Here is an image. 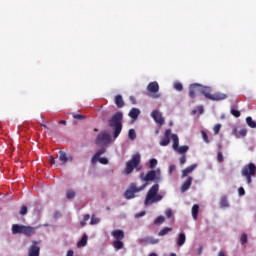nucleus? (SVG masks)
<instances>
[{
	"instance_id": "1",
	"label": "nucleus",
	"mask_w": 256,
	"mask_h": 256,
	"mask_svg": "<svg viewBox=\"0 0 256 256\" xmlns=\"http://www.w3.org/2000/svg\"><path fill=\"white\" fill-rule=\"evenodd\" d=\"M109 127L113 129V137L117 139L123 131V112H116L109 120Z\"/></svg>"
},
{
	"instance_id": "2",
	"label": "nucleus",
	"mask_w": 256,
	"mask_h": 256,
	"mask_svg": "<svg viewBox=\"0 0 256 256\" xmlns=\"http://www.w3.org/2000/svg\"><path fill=\"white\" fill-rule=\"evenodd\" d=\"M159 193V184H154L147 192L144 200L145 205H153V203H159L162 201L163 195Z\"/></svg>"
},
{
	"instance_id": "3",
	"label": "nucleus",
	"mask_w": 256,
	"mask_h": 256,
	"mask_svg": "<svg viewBox=\"0 0 256 256\" xmlns=\"http://www.w3.org/2000/svg\"><path fill=\"white\" fill-rule=\"evenodd\" d=\"M37 227L25 226L23 224H13L12 225V234L13 235H25V237H33Z\"/></svg>"
},
{
	"instance_id": "4",
	"label": "nucleus",
	"mask_w": 256,
	"mask_h": 256,
	"mask_svg": "<svg viewBox=\"0 0 256 256\" xmlns=\"http://www.w3.org/2000/svg\"><path fill=\"white\" fill-rule=\"evenodd\" d=\"M200 93L210 101H223L227 99V94H223L221 92H216L214 94H211V87L203 86L201 84H200Z\"/></svg>"
},
{
	"instance_id": "5",
	"label": "nucleus",
	"mask_w": 256,
	"mask_h": 256,
	"mask_svg": "<svg viewBox=\"0 0 256 256\" xmlns=\"http://www.w3.org/2000/svg\"><path fill=\"white\" fill-rule=\"evenodd\" d=\"M242 177H245L247 185H251L253 180L251 177H255L256 175V165L254 163H248L241 169Z\"/></svg>"
},
{
	"instance_id": "6",
	"label": "nucleus",
	"mask_w": 256,
	"mask_h": 256,
	"mask_svg": "<svg viewBox=\"0 0 256 256\" xmlns=\"http://www.w3.org/2000/svg\"><path fill=\"white\" fill-rule=\"evenodd\" d=\"M145 187H147V182L140 187H137V184L135 183H131L129 188L124 193L125 199H135V193H139V191H143Z\"/></svg>"
},
{
	"instance_id": "7",
	"label": "nucleus",
	"mask_w": 256,
	"mask_h": 256,
	"mask_svg": "<svg viewBox=\"0 0 256 256\" xmlns=\"http://www.w3.org/2000/svg\"><path fill=\"white\" fill-rule=\"evenodd\" d=\"M141 163V154H135L130 161L126 163L125 167V175H131L133 173V169L137 167Z\"/></svg>"
},
{
	"instance_id": "8",
	"label": "nucleus",
	"mask_w": 256,
	"mask_h": 256,
	"mask_svg": "<svg viewBox=\"0 0 256 256\" xmlns=\"http://www.w3.org/2000/svg\"><path fill=\"white\" fill-rule=\"evenodd\" d=\"M95 143L98 145V147L109 145V143H111V135H109L107 132H101L97 135Z\"/></svg>"
},
{
	"instance_id": "9",
	"label": "nucleus",
	"mask_w": 256,
	"mask_h": 256,
	"mask_svg": "<svg viewBox=\"0 0 256 256\" xmlns=\"http://www.w3.org/2000/svg\"><path fill=\"white\" fill-rule=\"evenodd\" d=\"M147 91L152 93V99H159V97H161V94H157L159 93V83H157V81L150 82L147 86Z\"/></svg>"
},
{
	"instance_id": "10",
	"label": "nucleus",
	"mask_w": 256,
	"mask_h": 256,
	"mask_svg": "<svg viewBox=\"0 0 256 256\" xmlns=\"http://www.w3.org/2000/svg\"><path fill=\"white\" fill-rule=\"evenodd\" d=\"M40 241L33 240L32 245L28 249V256H39L41 253V247H39Z\"/></svg>"
},
{
	"instance_id": "11",
	"label": "nucleus",
	"mask_w": 256,
	"mask_h": 256,
	"mask_svg": "<svg viewBox=\"0 0 256 256\" xmlns=\"http://www.w3.org/2000/svg\"><path fill=\"white\" fill-rule=\"evenodd\" d=\"M151 117L155 121V123L160 125V127H162V125H165V118H163V114L158 110H153L151 112Z\"/></svg>"
},
{
	"instance_id": "12",
	"label": "nucleus",
	"mask_w": 256,
	"mask_h": 256,
	"mask_svg": "<svg viewBox=\"0 0 256 256\" xmlns=\"http://www.w3.org/2000/svg\"><path fill=\"white\" fill-rule=\"evenodd\" d=\"M157 175H161V170H150L144 177L141 176V179L148 183V181H155V179H157Z\"/></svg>"
},
{
	"instance_id": "13",
	"label": "nucleus",
	"mask_w": 256,
	"mask_h": 256,
	"mask_svg": "<svg viewBox=\"0 0 256 256\" xmlns=\"http://www.w3.org/2000/svg\"><path fill=\"white\" fill-rule=\"evenodd\" d=\"M201 84L194 83L189 86V98L195 99L197 97V93H200Z\"/></svg>"
},
{
	"instance_id": "14",
	"label": "nucleus",
	"mask_w": 256,
	"mask_h": 256,
	"mask_svg": "<svg viewBox=\"0 0 256 256\" xmlns=\"http://www.w3.org/2000/svg\"><path fill=\"white\" fill-rule=\"evenodd\" d=\"M173 134H171V129H167L164 133V137L161 139L159 145L161 147H167V145H169L171 143V136Z\"/></svg>"
},
{
	"instance_id": "15",
	"label": "nucleus",
	"mask_w": 256,
	"mask_h": 256,
	"mask_svg": "<svg viewBox=\"0 0 256 256\" xmlns=\"http://www.w3.org/2000/svg\"><path fill=\"white\" fill-rule=\"evenodd\" d=\"M58 158H59V161L62 163V165H65L67 161H73V157L67 156V153H65V151H59Z\"/></svg>"
},
{
	"instance_id": "16",
	"label": "nucleus",
	"mask_w": 256,
	"mask_h": 256,
	"mask_svg": "<svg viewBox=\"0 0 256 256\" xmlns=\"http://www.w3.org/2000/svg\"><path fill=\"white\" fill-rule=\"evenodd\" d=\"M193 183V177L189 176L186 181L181 186V192L185 193V191H189L191 185Z\"/></svg>"
},
{
	"instance_id": "17",
	"label": "nucleus",
	"mask_w": 256,
	"mask_h": 256,
	"mask_svg": "<svg viewBox=\"0 0 256 256\" xmlns=\"http://www.w3.org/2000/svg\"><path fill=\"white\" fill-rule=\"evenodd\" d=\"M232 135L237 139H239V137H247V129L242 128L238 131L237 128H233Z\"/></svg>"
},
{
	"instance_id": "18",
	"label": "nucleus",
	"mask_w": 256,
	"mask_h": 256,
	"mask_svg": "<svg viewBox=\"0 0 256 256\" xmlns=\"http://www.w3.org/2000/svg\"><path fill=\"white\" fill-rule=\"evenodd\" d=\"M140 243H143L144 245H157V243H159V240L154 239L153 237H146L140 239Z\"/></svg>"
},
{
	"instance_id": "19",
	"label": "nucleus",
	"mask_w": 256,
	"mask_h": 256,
	"mask_svg": "<svg viewBox=\"0 0 256 256\" xmlns=\"http://www.w3.org/2000/svg\"><path fill=\"white\" fill-rule=\"evenodd\" d=\"M112 236L116 241H123L125 239V232L123 230H114L112 231Z\"/></svg>"
},
{
	"instance_id": "20",
	"label": "nucleus",
	"mask_w": 256,
	"mask_h": 256,
	"mask_svg": "<svg viewBox=\"0 0 256 256\" xmlns=\"http://www.w3.org/2000/svg\"><path fill=\"white\" fill-rule=\"evenodd\" d=\"M197 169V164H192L190 166H188L187 168H185L184 170H182V179H184V177H187V175L191 174V172Z\"/></svg>"
},
{
	"instance_id": "21",
	"label": "nucleus",
	"mask_w": 256,
	"mask_h": 256,
	"mask_svg": "<svg viewBox=\"0 0 256 256\" xmlns=\"http://www.w3.org/2000/svg\"><path fill=\"white\" fill-rule=\"evenodd\" d=\"M115 105L118 107V109H123V107H125V101H123V96H115Z\"/></svg>"
},
{
	"instance_id": "22",
	"label": "nucleus",
	"mask_w": 256,
	"mask_h": 256,
	"mask_svg": "<svg viewBox=\"0 0 256 256\" xmlns=\"http://www.w3.org/2000/svg\"><path fill=\"white\" fill-rule=\"evenodd\" d=\"M128 115L129 117H131V119H134L135 121L139 118V115H141V110H139L138 108H132Z\"/></svg>"
},
{
	"instance_id": "23",
	"label": "nucleus",
	"mask_w": 256,
	"mask_h": 256,
	"mask_svg": "<svg viewBox=\"0 0 256 256\" xmlns=\"http://www.w3.org/2000/svg\"><path fill=\"white\" fill-rule=\"evenodd\" d=\"M171 139L173 142L172 147H173L174 151H176V149H178V147H179V136H177V134H172Z\"/></svg>"
},
{
	"instance_id": "24",
	"label": "nucleus",
	"mask_w": 256,
	"mask_h": 256,
	"mask_svg": "<svg viewBox=\"0 0 256 256\" xmlns=\"http://www.w3.org/2000/svg\"><path fill=\"white\" fill-rule=\"evenodd\" d=\"M186 236L185 233H180L177 241L178 247H183L185 245Z\"/></svg>"
},
{
	"instance_id": "25",
	"label": "nucleus",
	"mask_w": 256,
	"mask_h": 256,
	"mask_svg": "<svg viewBox=\"0 0 256 256\" xmlns=\"http://www.w3.org/2000/svg\"><path fill=\"white\" fill-rule=\"evenodd\" d=\"M198 215H199V205L194 204L192 207V217L195 221H197Z\"/></svg>"
},
{
	"instance_id": "26",
	"label": "nucleus",
	"mask_w": 256,
	"mask_h": 256,
	"mask_svg": "<svg viewBox=\"0 0 256 256\" xmlns=\"http://www.w3.org/2000/svg\"><path fill=\"white\" fill-rule=\"evenodd\" d=\"M246 123H247L248 127H251V129H256V122L253 120L252 117L248 116L246 118Z\"/></svg>"
},
{
	"instance_id": "27",
	"label": "nucleus",
	"mask_w": 256,
	"mask_h": 256,
	"mask_svg": "<svg viewBox=\"0 0 256 256\" xmlns=\"http://www.w3.org/2000/svg\"><path fill=\"white\" fill-rule=\"evenodd\" d=\"M220 207H222V209H226V207H229V201H227V197L223 196L220 199Z\"/></svg>"
},
{
	"instance_id": "28",
	"label": "nucleus",
	"mask_w": 256,
	"mask_h": 256,
	"mask_svg": "<svg viewBox=\"0 0 256 256\" xmlns=\"http://www.w3.org/2000/svg\"><path fill=\"white\" fill-rule=\"evenodd\" d=\"M87 245V234H84L81 240L77 243V247H85Z\"/></svg>"
},
{
	"instance_id": "29",
	"label": "nucleus",
	"mask_w": 256,
	"mask_h": 256,
	"mask_svg": "<svg viewBox=\"0 0 256 256\" xmlns=\"http://www.w3.org/2000/svg\"><path fill=\"white\" fill-rule=\"evenodd\" d=\"M197 113L203 115V113H205V108L203 106H198L197 109L192 110V115H197Z\"/></svg>"
},
{
	"instance_id": "30",
	"label": "nucleus",
	"mask_w": 256,
	"mask_h": 256,
	"mask_svg": "<svg viewBox=\"0 0 256 256\" xmlns=\"http://www.w3.org/2000/svg\"><path fill=\"white\" fill-rule=\"evenodd\" d=\"M173 231V228L165 227L163 228L159 233V237H164V235H167V233H171Z\"/></svg>"
},
{
	"instance_id": "31",
	"label": "nucleus",
	"mask_w": 256,
	"mask_h": 256,
	"mask_svg": "<svg viewBox=\"0 0 256 256\" xmlns=\"http://www.w3.org/2000/svg\"><path fill=\"white\" fill-rule=\"evenodd\" d=\"M101 223V219L97 218L95 214L91 216L90 225H99Z\"/></svg>"
},
{
	"instance_id": "32",
	"label": "nucleus",
	"mask_w": 256,
	"mask_h": 256,
	"mask_svg": "<svg viewBox=\"0 0 256 256\" xmlns=\"http://www.w3.org/2000/svg\"><path fill=\"white\" fill-rule=\"evenodd\" d=\"M113 247H114V249H117V250L123 249L124 244H123V242L121 240H115L113 242Z\"/></svg>"
},
{
	"instance_id": "33",
	"label": "nucleus",
	"mask_w": 256,
	"mask_h": 256,
	"mask_svg": "<svg viewBox=\"0 0 256 256\" xmlns=\"http://www.w3.org/2000/svg\"><path fill=\"white\" fill-rule=\"evenodd\" d=\"M128 137L131 139V141H135V139H137V133L135 132V129L129 130Z\"/></svg>"
},
{
	"instance_id": "34",
	"label": "nucleus",
	"mask_w": 256,
	"mask_h": 256,
	"mask_svg": "<svg viewBox=\"0 0 256 256\" xmlns=\"http://www.w3.org/2000/svg\"><path fill=\"white\" fill-rule=\"evenodd\" d=\"M176 151L183 155V153H187L189 151V146H178V149H176Z\"/></svg>"
},
{
	"instance_id": "35",
	"label": "nucleus",
	"mask_w": 256,
	"mask_h": 256,
	"mask_svg": "<svg viewBox=\"0 0 256 256\" xmlns=\"http://www.w3.org/2000/svg\"><path fill=\"white\" fill-rule=\"evenodd\" d=\"M154 223H155L156 225H161L162 223H165V217H164V216H158V217L155 219Z\"/></svg>"
},
{
	"instance_id": "36",
	"label": "nucleus",
	"mask_w": 256,
	"mask_h": 256,
	"mask_svg": "<svg viewBox=\"0 0 256 256\" xmlns=\"http://www.w3.org/2000/svg\"><path fill=\"white\" fill-rule=\"evenodd\" d=\"M41 121H39V124L41 127H44V129H49L48 126L45 124L47 121L45 120V117L43 115L40 116Z\"/></svg>"
},
{
	"instance_id": "37",
	"label": "nucleus",
	"mask_w": 256,
	"mask_h": 256,
	"mask_svg": "<svg viewBox=\"0 0 256 256\" xmlns=\"http://www.w3.org/2000/svg\"><path fill=\"white\" fill-rule=\"evenodd\" d=\"M149 167L150 169H155V167H157V159L155 158L150 159Z\"/></svg>"
},
{
	"instance_id": "38",
	"label": "nucleus",
	"mask_w": 256,
	"mask_h": 256,
	"mask_svg": "<svg viewBox=\"0 0 256 256\" xmlns=\"http://www.w3.org/2000/svg\"><path fill=\"white\" fill-rule=\"evenodd\" d=\"M174 89L176 91H183V84H181V82H175L174 83Z\"/></svg>"
},
{
	"instance_id": "39",
	"label": "nucleus",
	"mask_w": 256,
	"mask_h": 256,
	"mask_svg": "<svg viewBox=\"0 0 256 256\" xmlns=\"http://www.w3.org/2000/svg\"><path fill=\"white\" fill-rule=\"evenodd\" d=\"M66 197H67V199H74V198H75V191H73V190H68V191L66 192Z\"/></svg>"
},
{
	"instance_id": "40",
	"label": "nucleus",
	"mask_w": 256,
	"mask_h": 256,
	"mask_svg": "<svg viewBox=\"0 0 256 256\" xmlns=\"http://www.w3.org/2000/svg\"><path fill=\"white\" fill-rule=\"evenodd\" d=\"M106 151H107V149L101 148L100 150H98V151L95 153V156L99 159V158L101 157V155L105 154Z\"/></svg>"
},
{
	"instance_id": "41",
	"label": "nucleus",
	"mask_w": 256,
	"mask_h": 256,
	"mask_svg": "<svg viewBox=\"0 0 256 256\" xmlns=\"http://www.w3.org/2000/svg\"><path fill=\"white\" fill-rule=\"evenodd\" d=\"M214 134L219 135V132L221 131V124H216L213 128Z\"/></svg>"
},
{
	"instance_id": "42",
	"label": "nucleus",
	"mask_w": 256,
	"mask_h": 256,
	"mask_svg": "<svg viewBox=\"0 0 256 256\" xmlns=\"http://www.w3.org/2000/svg\"><path fill=\"white\" fill-rule=\"evenodd\" d=\"M201 135H202L203 141H205L206 143H209V136L207 135V132L202 130Z\"/></svg>"
},
{
	"instance_id": "43",
	"label": "nucleus",
	"mask_w": 256,
	"mask_h": 256,
	"mask_svg": "<svg viewBox=\"0 0 256 256\" xmlns=\"http://www.w3.org/2000/svg\"><path fill=\"white\" fill-rule=\"evenodd\" d=\"M165 215L167 219H171V217L173 216V210H171V208L166 209Z\"/></svg>"
},
{
	"instance_id": "44",
	"label": "nucleus",
	"mask_w": 256,
	"mask_h": 256,
	"mask_svg": "<svg viewBox=\"0 0 256 256\" xmlns=\"http://www.w3.org/2000/svg\"><path fill=\"white\" fill-rule=\"evenodd\" d=\"M74 119H78L79 121H83V119H86L85 115L82 114H73Z\"/></svg>"
},
{
	"instance_id": "45",
	"label": "nucleus",
	"mask_w": 256,
	"mask_h": 256,
	"mask_svg": "<svg viewBox=\"0 0 256 256\" xmlns=\"http://www.w3.org/2000/svg\"><path fill=\"white\" fill-rule=\"evenodd\" d=\"M231 115L234 117H241V112L239 110L231 109Z\"/></svg>"
},
{
	"instance_id": "46",
	"label": "nucleus",
	"mask_w": 256,
	"mask_h": 256,
	"mask_svg": "<svg viewBox=\"0 0 256 256\" xmlns=\"http://www.w3.org/2000/svg\"><path fill=\"white\" fill-rule=\"evenodd\" d=\"M179 163L180 165H185V163H187V156L182 155L179 159Z\"/></svg>"
},
{
	"instance_id": "47",
	"label": "nucleus",
	"mask_w": 256,
	"mask_h": 256,
	"mask_svg": "<svg viewBox=\"0 0 256 256\" xmlns=\"http://www.w3.org/2000/svg\"><path fill=\"white\" fill-rule=\"evenodd\" d=\"M241 244L245 245L247 243V234L243 233L240 238Z\"/></svg>"
},
{
	"instance_id": "48",
	"label": "nucleus",
	"mask_w": 256,
	"mask_h": 256,
	"mask_svg": "<svg viewBox=\"0 0 256 256\" xmlns=\"http://www.w3.org/2000/svg\"><path fill=\"white\" fill-rule=\"evenodd\" d=\"M217 161H218V163H223V161H224L223 153H221V152L217 153Z\"/></svg>"
},
{
	"instance_id": "49",
	"label": "nucleus",
	"mask_w": 256,
	"mask_h": 256,
	"mask_svg": "<svg viewBox=\"0 0 256 256\" xmlns=\"http://www.w3.org/2000/svg\"><path fill=\"white\" fill-rule=\"evenodd\" d=\"M99 163L102 165H107L109 163V160L107 158H98Z\"/></svg>"
},
{
	"instance_id": "50",
	"label": "nucleus",
	"mask_w": 256,
	"mask_h": 256,
	"mask_svg": "<svg viewBox=\"0 0 256 256\" xmlns=\"http://www.w3.org/2000/svg\"><path fill=\"white\" fill-rule=\"evenodd\" d=\"M20 215H27V206H22L20 209Z\"/></svg>"
},
{
	"instance_id": "51",
	"label": "nucleus",
	"mask_w": 256,
	"mask_h": 256,
	"mask_svg": "<svg viewBox=\"0 0 256 256\" xmlns=\"http://www.w3.org/2000/svg\"><path fill=\"white\" fill-rule=\"evenodd\" d=\"M238 193H239L240 197H243V195H245V188L240 187V188L238 189Z\"/></svg>"
},
{
	"instance_id": "52",
	"label": "nucleus",
	"mask_w": 256,
	"mask_h": 256,
	"mask_svg": "<svg viewBox=\"0 0 256 256\" xmlns=\"http://www.w3.org/2000/svg\"><path fill=\"white\" fill-rule=\"evenodd\" d=\"M92 164L93 165H95V163H97V161H99V158H98V156H96L95 154H94V156L92 157Z\"/></svg>"
},
{
	"instance_id": "53",
	"label": "nucleus",
	"mask_w": 256,
	"mask_h": 256,
	"mask_svg": "<svg viewBox=\"0 0 256 256\" xmlns=\"http://www.w3.org/2000/svg\"><path fill=\"white\" fill-rule=\"evenodd\" d=\"M175 169H176V167H175V165H170V167H169V173H170V175H172L173 174V171H175Z\"/></svg>"
},
{
	"instance_id": "54",
	"label": "nucleus",
	"mask_w": 256,
	"mask_h": 256,
	"mask_svg": "<svg viewBox=\"0 0 256 256\" xmlns=\"http://www.w3.org/2000/svg\"><path fill=\"white\" fill-rule=\"evenodd\" d=\"M91 219V216L89 214L84 215L83 220L89 221Z\"/></svg>"
},
{
	"instance_id": "55",
	"label": "nucleus",
	"mask_w": 256,
	"mask_h": 256,
	"mask_svg": "<svg viewBox=\"0 0 256 256\" xmlns=\"http://www.w3.org/2000/svg\"><path fill=\"white\" fill-rule=\"evenodd\" d=\"M50 165H55V158L50 156Z\"/></svg>"
},
{
	"instance_id": "56",
	"label": "nucleus",
	"mask_w": 256,
	"mask_h": 256,
	"mask_svg": "<svg viewBox=\"0 0 256 256\" xmlns=\"http://www.w3.org/2000/svg\"><path fill=\"white\" fill-rule=\"evenodd\" d=\"M143 216H145V211H142V212L136 214V217H137V218L143 217Z\"/></svg>"
},
{
	"instance_id": "57",
	"label": "nucleus",
	"mask_w": 256,
	"mask_h": 256,
	"mask_svg": "<svg viewBox=\"0 0 256 256\" xmlns=\"http://www.w3.org/2000/svg\"><path fill=\"white\" fill-rule=\"evenodd\" d=\"M73 255H74L73 250H68V252H67V255H66V256H73Z\"/></svg>"
},
{
	"instance_id": "58",
	"label": "nucleus",
	"mask_w": 256,
	"mask_h": 256,
	"mask_svg": "<svg viewBox=\"0 0 256 256\" xmlns=\"http://www.w3.org/2000/svg\"><path fill=\"white\" fill-rule=\"evenodd\" d=\"M59 125H67V121L61 120V121H59Z\"/></svg>"
},
{
	"instance_id": "59",
	"label": "nucleus",
	"mask_w": 256,
	"mask_h": 256,
	"mask_svg": "<svg viewBox=\"0 0 256 256\" xmlns=\"http://www.w3.org/2000/svg\"><path fill=\"white\" fill-rule=\"evenodd\" d=\"M80 224H81V227H85V225H87V221L82 220V221L80 222Z\"/></svg>"
},
{
	"instance_id": "60",
	"label": "nucleus",
	"mask_w": 256,
	"mask_h": 256,
	"mask_svg": "<svg viewBox=\"0 0 256 256\" xmlns=\"http://www.w3.org/2000/svg\"><path fill=\"white\" fill-rule=\"evenodd\" d=\"M201 253H203V247H199V249H198V255H201Z\"/></svg>"
},
{
	"instance_id": "61",
	"label": "nucleus",
	"mask_w": 256,
	"mask_h": 256,
	"mask_svg": "<svg viewBox=\"0 0 256 256\" xmlns=\"http://www.w3.org/2000/svg\"><path fill=\"white\" fill-rule=\"evenodd\" d=\"M218 256H226V255H225V252L220 251V252L218 253Z\"/></svg>"
},
{
	"instance_id": "62",
	"label": "nucleus",
	"mask_w": 256,
	"mask_h": 256,
	"mask_svg": "<svg viewBox=\"0 0 256 256\" xmlns=\"http://www.w3.org/2000/svg\"><path fill=\"white\" fill-rule=\"evenodd\" d=\"M170 256H177V254H175V253H170Z\"/></svg>"
},
{
	"instance_id": "63",
	"label": "nucleus",
	"mask_w": 256,
	"mask_h": 256,
	"mask_svg": "<svg viewBox=\"0 0 256 256\" xmlns=\"http://www.w3.org/2000/svg\"><path fill=\"white\" fill-rule=\"evenodd\" d=\"M94 131L97 133V131H99V129L95 128Z\"/></svg>"
},
{
	"instance_id": "64",
	"label": "nucleus",
	"mask_w": 256,
	"mask_h": 256,
	"mask_svg": "<svg viewBox=\"0 0 256 256\" xmlns=\"http://www.w3.org/2000/svg\"><path fill=\"white\" fill-rule=\"evenodd\" d=\"M130 99H133V97H130Z\"/></svg>"
}]
</instances>
